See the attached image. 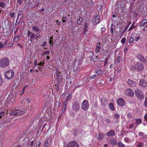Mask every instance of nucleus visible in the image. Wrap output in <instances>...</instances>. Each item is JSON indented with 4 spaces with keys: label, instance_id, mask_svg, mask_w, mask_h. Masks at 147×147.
Wrapping results in <instances>:
<instances>
[{
    "label": "nucleus",
    "instance_id": "a19ab883",
    "mask_svg": "<svg viewBox=\"0 0 147 147\" xmlns=\"http://www.w3.org/2000/svg\"><path fill=\"white\" fill-rule=\"evenodd\" d=\"M106 30V28L105 27H102L101 29V33L102 34Z\"/></svg>",
    "mask_w": 147,
    "mask_h": 147
},
{
    "label": "nucleus",
    "instance_id": "de8ad7c7",
    "mask_svg": "<svg viewBox=\"0 0 147 147\" xmlns=\"http://www.w3.org/2000/svg\"><path fill=\"white\" fill-rule=\"evenodd\" d=\"M105 121H107V123L108 124H109L111 123V121L107 118L105 120Z\"/></svg>",
    "mask_w": 147,
    "mask_h": 147
},
{
    "label": "nucleus",
    "instance_id": "a18cd8bd",
    "mask_svg": "<svg viewBox=\"0 0 147 147\" xmlns=\"http://www.w3.org/2000/svg\"><path fill=\"white\" fill-rule=\"evenodd\" d=\"M141 138L143 139H144L147 138V135H145L143 136H142Z\"/></svg>",
    "mask_w": 147,
    "mask_h": 147
},
{
    "label": "nucleus",
    "instance_id": "f3484780",
    "mask_svg": "<svg viewBox=\"0 0 147 147\" xmlns=\"http://www.w3.org/2000/svg\"><path fill=\"white\" fill-rule=\"evenodd\" d=\"M137 57L143 63L145 62V59L142 55L140 54H138L137 55Z\"/></svg>",
    "mask_w": 147,
    "mask_h": 147
},
{
    "label": "nucleus",
    "instance_id": "cd10ccee",
    "mask_svg": "<svg viewBox=\"0 0 147 147\" xmlns=\"http://www.w3.org/2000/svg\"><path fill=\"white\" fill-rule=\"evenodd\" d=\"M19 36H16L14 38L13 41L14 42H17L19 40Z\"/></svg>",
    "mask_w": 147,
    "mask_h": 147
},
{
    "label": "nucleus",
    "instance_id": "c85d7f7f",
    "mask_svg": "<svg viewBox=\"0 0 147 147\" xmlns=\"http://www.w3.org/2000/svg\"><path fill=\"white\" fill-rule=\"evenodd\" d=\"M134 92H127L126 94L130 97H132L134 96Z\"/></svg>",
    "mask_w": 147,
    "mask_h": 147
},
{
    "label": "nucleus",
    "instance_id": "423d86ee",
    "mask_svg": "<svg viewBox=\"0 0 147 147\" xmlns=\"http://www.w3.org/2000/svg\"><path fill=\"white\" fill-rule=\"evenodd\" d=\"M135 66L136 67L137 69L138 70L142 71L144 69V65L140 62H136L135 64Z\"/></svg>",
    "mask_w": 147,
    "mask_h": 147
},
{
    "label": "nucleus",
    "instance_id": "c756f323",
    "mask_svg": "<svg viewBox=\"0 0 147 147\" xmlns=\"http://www.w3.org/2000/svg\"><path fill=\"white\" fill-rule=\"evenodd\" d=\"M120 115L117 113L115 114L113 116V118L116 119H118L119 118Z\"/></svg>",
    "mask_w": 147,
    "mask_h": 147
},
{
    "label": "nucleus",
    "instance_id": "9d476101",
    "mask_svg": "<svg viewBox=\"0 0 147 147\" xmlns=\"http://www.w3.org/2000/svg\"><path fill=\"white\" fill-rule=\"evenodd\" d=\"M100 17L99 16H95L93 19V22L95 24H96L99 23Z\"/></svg>",
    "mask_w": 147,
    "mask_h": 147
},
{
    "label": "nucleus",
    "instance_id": "0eeeda50",
    "mask_svg": "<svg viewBox=\"0 0 147 147\" xmlns=\"http://www.w3.org/2000/svg\"><path fill=\"white\" fill-rule=\"evenodd\" d=\"M118 105L121 107H123L125 105V102L124 100L122 98H119L117 100Z\"/></svg>",
    "mask_w": 147,
    "mask_h": 147
},
{
    "label": "nucleus",
    "instance_id": "49530a36",
    "mask_svg": "<svg viewBox=\"0 0 147 147\" xmlns=\"http://www.w3.org/2000/svg\"><path fill=\"white\" fill-rule=\"evenodd\" d=\"M144 105L146 106H147V97H146L145 98V100L144 102Z\"/></svg>",
    "mask_w": 147,
    "mask_h": 147
},
{
    "label": "nucleus",
    "instance_id": "f257e3e1",
    "mask_svg": "<svg viewBox=\"0 0 147 147\" xmlns=\"http://www.w3.org/2000/svg\"><path fill=\"white\" fill-rule=\"evenodd\" d=\"M9 59L6 57H4L0 59V67L2 68L7 67L9 64Z\"/></svg>",
    "mask_w": 147,
    "mask_h": 147
},
{
    "label": "nucleus",
    "instance_id": "2f4dec72",
    "mask_svg": "<svg viewBox=\"0 0 147 147\" xmlns=\"http://www.w3.org/2000/svg\"><path fill=\"white\" fill-rule=\"evenodd\" d=\"M56 76L57 77V79L60 80L62 79L60 73L57 72L56 74Z\"/></svg>",
    "mask_w": 147,
    "mask_h": 147
},
{
    "label": "nucleus",
    "instance_id": "6ab92c4d",
    "mask_svg": "<svg viewBox=\"0 0 147 147\" xmlns=\"http://www.w3.org/2000/svg\"><path fill=\"white\" fill-rule=\"evenodd\" d=\"M98 45L96 47L95 50V52L97 53H98L99 52V50L100 49V42L98 43Z\"/></svg>",
    "mask_w": 147,
    "mask_h": 147
},
{
    "label": "nucleus",
    "instance_id": "4c0bfd02",
    "mask_svg": "<svg viewBox=\"0 0 147 147\" xmlns=\"http://www.w3.org/2000/svg\"><path fill=\"white\" fill-rule=\"evenodd\" d=\"M68 104V101L65 100L63 102V105L66 106Z\"/></svg>",
    "mask_w": 147,
    "mask_h": 147
},
{
    "label": "nucleus",
    "instance_id": "f03ea898",
    "mask_svg": "<svg viewBox=\"0 0 147 147\" xmlns=\"http://www.w3.org/2000/svg\"><path fill=\"white\" fill-rule=\"evenodd\" d=\"M25 113V111L22 110L20 109H16L14 110H12L10 112L9 114L11 116H13Z\"/></svg>",
    "mask_w": 147,
    "mask_h": 147
},
{
    "label": "nucleus",
    "instance_id": "8fccbe9b",
    "mask_svg": "<svg viewBox=\"0 0 147 147\" xmlns=\"http://www.w3.org/2000/svg\"><path fill=\"white\" fill-rule=\"evenodd\" d=\"M40 36V35L39 34H35V38H39Z\"/></svg>",
    "mask_w": 147,
    "mask_h": 147
},
{
    "label": "nucleus",
    "instance_id": "e2e57ef3",
    "mask_svg": "<svg viewBox=\"0 0 147 147\" xmlns=\"http://www.w3.org/2000/svg\"><path fill=\"white\" fill-rule=\"evenodd\" d=\"M22 2L21 0H17V2L20 5L21 4Z\"/></svg>",
    "mask_w": 147,
    "mask_h": 147
},
{
    "label": "nucleus",
    "instance_id": "20e7f679",
    "mask_svg": "<svg viewBox=\"0 0 147 147\" xmlns=\"http://www.w3.org/2000/svg\"><path fill=\"white\" fill-rule=\"evenodd\" d=\"M14 73L13 70H9L7 71L5 73V76L6 78L9 80L12 79L13 77Z\"/></svg>",
    "mask_w": 147,
    "mask_h": 147
},
{
    "label": "nucleus",
    "instance_id": "aec40b11",
    "mask_svg": "<svg viewBox=\"0 0 147 147\" xmlns=\"http://www.w3.org/2000/svg\"><path fill=\"white\" fill-rule=\"evenodd\" d=\"M136 126H137L138 125L140 124L141 123L142 120L140 119H136Z\"/></svg>",
    "mask_w": 147,
    "mask_h": 147
},
{
    "label": "nucleus",
    "instance_id": "680f3d73",
    "mask_svg": "<svg viewBox=\"0 0 147 147\" xmlns=\"http://www.w3.org/2000/svg\"><path fill=\"white\" fill-rule=\"evenodd\" d=\"M14 14H15L14 13H10V15L11 17H13L14 16Z\"/></svg>",
    "mask_w": 147,
    "mask_h": 147
},
{
    "label": "nucleus",
    "instance_id": "58836bf2",
    "mask_svg": "<svg viewBox=\"0 0 147 147\" xmlns=\"http://www.w3.org/2000/svg\"><path fill=\"white\" fill-rule=\"evenodd\" d=\"M88 25L87 23H85L84 26V31L86 32L88 30Z\"/></svg>",
    "mask_w": 147,
    "mask_h": 147
},
{
    "label": "nucleus",
    "instance_id": "f8f14e48",
    "mask_svg": "<svg viewBox=\"0 0 147 147\" xmlns=\"http://www.w3.org/2000/svg\"><path fill=\"white\" fill-rule=\"evenodd\" d=\"M100 102L102 105L105 106L107 104V99L105 97L102 98L100 100Z\"/></svg>",
    "mask_w": 147,
    "mask_h": 147
},
{
    "label": "nucleus",
    "instance_id": "69168bd1",
    "mask_svg": "<svg viewBox=\"0 0 147 147\" xmlns=\"http://www.w3.org/2000/svg\"><path fill=\"white\" fill-rule=\"evenodd\" d=\"M45 52L46 54H48L50 53V51L49 50H48L46 51H45Z\"/></svg>",
    "mask_w": 147,
    "mask_h": 147
},
{
    "label": "nucleus",
    "instance_id": "dca6fc26",
    "mask_svg": "<svg viewBox=\"0 0 147 147\" xmlns=\"http://www.w3.org/2000/svg\"><path fill=\"white\" fill-rule=\"evenodd\" d=\"M139 84L142 86L146 87L147 86V82L144 80H141L140 81Z\"/></svg>",
    "mask_w": 147,
    "mask_h": 147
},
{
    "label": "nucleus",
    "instance_id": "e433bc0d",
    "mask_svg": "<svg viewBox=\"0 0 147 147\" xmlns=\"http://www.w3.org/2000/svg\"><path fill=\"white\" fill-rule=\"evenodd\" d=\"M5 6V3L1 2H0V7L3 8H4Z\"/></svg>",
    "mask_w": 147,
    "mask_h": 147
},
{
    "label": "nucleus",
    "instance_id": "bb28decb",
    "mask_svg": "<svg viewBox=\"0 0 147 147\" xmlns=\"http://www.w3.org/2000/svg\"><path fill=\"white\" fill-rule=\"evenodd\" d=\"M35 34H34V33H31V35L30 36V41L31 42H32V40L34 38H35Z\"/></svg>",
    "mask_w": 147,
    "mask_h": 147
},
{
    "label": "nucleus",
    "instance_id": "864d4df0",
    "mask_svg": "<svg viewBox=\"0 0 147 147\" xmlns=\"http://www.w3.org/2000/svg\"><path fill=\"white\" fill-rule=\"evenodd\" d=\"M124 140L125 142H127L129 141V139L128 138H125L124 139Z\"/></svg>",
    "mask_w": 147,
    "mask_h": 147
},
{
    "label": "nucleus",
    "instance_id": "0e129e2a",
    "mask_svg": "<svg viewBox=\"0 0 147 147\" xmlns=\"http://www.w3.org/2000/svg\"><path fill=\"white\" fill-rule=\"evenodd\" d=\"M144 134V133L143 132H140L139 133V136H142Z\"/></svg>",
    "mask_w": 147,
    "mask_h": 147
},
{
    "label": "nucleus",
    "instance_id": "c9c22d12",
    "mask_svg": "<svg viewBox=\"0 0 147 147\" xmlns=\"http://www.w3.org/2000/svg\"><path fill=\"white\" fill-rule=\"evenodd\" d=\"M3 82V79L1 76L0 74V86L2 84Z\"/></svg>",
    "mask_w": 147,
    "mask_h": 147
},
{
    "label": "nucleus",
    "instance_id": "72a5a7b5",
    "mask_svg": "<svg viewBox=\"0 0 147 147\" xmlns=\"http://www.w3.org/2000/svg\"><path fill=\"white\" fill-rule=\"evenodd\" d=\"M20 14L18 15L17 18V20H16V24H18L20 23V19L18 18V16H20Z\"/></svg>",
    "mask_w": 147,
    "mask_h": 147
},
{
    "label": "nucleus",
    "instance_id": "603ef678",
    "mask_svg": "<svg viewBox=\"0 0 147 147\" xmlns=\"http://www.w3.org/2000/svg\"><path fill=\"white\" fill-rule=\"evenodd\" d=\"M126 92H133L131 88H128L126 90Z\"/></svg>",
    "mask_w": 147,
    "mask_h": 147
},
{
    "label": "nucleus",
    "instance_id": "39448f33",
    "mask_svg": "<svg viewBox=\"0 0 147 147\" xmlns=\"http://www.w3.org/2000/svg\"><path fill=\"white\" fill-rule=\"evenodd\" d=\"M89 106V104L88 100H84L82 104V109L84 111H86L88 109Z\"/></svg>",
    "mask_w": 147,
    "mask_h": 147
},
{
    "label": "nucleus",
    "instance_id": "37998d69",
    "mask_svg": "<svg viewBox=\"0 0 147 147\" xmlns=\"http://www.w3.org/2000/svg\"><path fill=\"white\" fill-rule=\"evenodd\" d=\"M66 108V106H65L63 105V109L62 110L61 112H62V113H63V112L65 110Z\"/></svg>",
    "mask_w": 147,
    "mask_h": 147
},
{
    "label": "nucleus",
    "instance_id": "bf43d9fd",
    "mask_svg": "<svg viewBox=\"0 0 147 147\" xmlns=\"http://www.w3.org/2000/svg\"><path fill=\"white\" fill-rule=\"evenodd\" d=\"M120 58V56H118L117 57V62L118 63H119L120 61V60L119 59Z\"/></svg>",
    "mask_w": 147,
    "mask_h": 147
},
{
    "label": "nucleus",
    "instance_id": "774afa93",
    "mask_svg": "<svg viewBox=\"0 0 147 147\" xmlns=\"http://www.w3.org/2000/svg\"><path fill=\"white\" fill-rule=\"evenodd\" d=\"M144 118L145 119L146 121H147V113L144 116Z\"/></svg>",
    "mask_w": 147,
    "mask_h": 147
},
{
    "label": "nucleus",
    "instance_id": "412c9836",
    "mask_svg": "<svg viewBox=\"0 0 147 147\" xmlns=\"http://www.w3.org/2000/svg\"><path fill=\"white\" fill-rule=\"evenodd\" d=\"M109 106L110 109L112 111H114L115 110V108L114 105L112 103H110L109 104Z\"/></svg>",
    "mask_w": 147,
    "mask_h": 147
},
{
    "label": "nucleus",
    "instance_id": "09e8293b",
    "mask_svg": "<svg viewBox=\"0 0 147 147\" xmlns=\"http://www.w3.org/2000/svg\"><path fill=\"white\" fill-rule=\"evenodd\" d=\"M67 18L65 17H63L62 18V22H65Z\"/></svg>",
    "mask_w": 147,
    "mask_h": 147
},
{
    "label": "nucleus",
    "instance_id": "393cba45",
    "mask_svg": "<svg viewBox=\"0 0 147 147\" xmlns=\"http://www.w3.org/2000/svg\"><path fill=\"white\" fill-rule=\"evenodd\" d=\"M72 94L71 93L69 94L65 100L67 101H68L71 99L72 96Z\"/></svg>",
    "mask_w": 147,
    "mask_h": 147
},
{
    "label": "nucleus",
    "instance_id": "473e14b6",
    "mask_svg": "<svg viewBox=\"0 0 147 147\" xmlns=\"http://www.w3.org/2000/svg\"><path fill=\"white\" fill-rule=\"evenodd\" d=\"M135 24V22H133L131 25V26L129 27L128 30H132L134 28V27H133L134 26Z\"/></svg>",
    "mask_w": 147,
    "mask_h": 147
},
{
    "label": "nucleus",
    "instance_id": "5fc2aeb1",
    "mask_svg": "<svg viewBox=\"0 0 147 147\" xmlns=\"http://www.w3.org/2000/svg\"><path fill=\"white\" fill-rule=\"evenodd\" d=\"M96 75H94L91 76L90 78V79H94L96 77Z\"/></svg>",
    "mask_w": 147,
    "mask_h": 147
},
{
    "label": "nucleus",
    "instance_id": "a878e982",
    "mask_svg": "<svg viewBox=\"0 0 147 147\" xmlns=\"http://www.w3.org/2000/svg\"><path fill=\"white\" fill-rule=\"evenodd\" d=\"M96 74L97 75L102 74H103V71L102 70L98 69L96 71Z\"/></svg>",
    "mask_w": 147,
    "mask_h": 147
},
{
    "label": "nucleus",
    "instance_id": "4be33fe9",
    "mask_svg": "<svg viewBox=\"0 0 147 147\" xmlns=\"http://www.w3.org/2000/svg\"><path fill=\"white\" fill-rule=\"evenodd\" d=\"M32 29L33 31H35L37 32H39L40 30L39 28L35 26H34L32 27Z\"/></svg>",
    "mask_w": 147,
    "mask_h": 147
},
{
    "label": "nucleus",
    "instance_id": "ea45409f",
    "mask_svg": "<svg viewBox=\"0 0 147 147\" xmlns=\"http://www.w3.org/2000/svg\"><path fill=\"white\" fill-rule=\"evenodd\" d=\"M126 40V38H123L121 40V42L122 44H124Z\"/></svg>",
    "mask_w": 147,
    "mask_h": 147
},
{
    "label": "nucleus",
    "instance_id": "7c9ffc66",
    "mask_svg": "<svg viewBox=\"0 0 147 147\" xmlns=\"http://www.w3.org/2000/svg\"><path fill=\"white\" fill-rule=\"evenodd\" d=\"M118 145L119 147H125V145L121 142H118Z\"/></svg>",
    "mask_w": 147,
    "mask_h": 147
},
{
    "label": "nucleus",
    "instance_id": "6e6552de",
    "mask_svg": "<svg viewBox=\"0 0 147 147\" xmlns=\"http://www.w3.org/2000/svg\"><path fill=\"white\" fill-rule=\"evenodd\" d=\"M109 144L115 145L117 144L116 139L115 138H111L109 141Z\"/></svg>",
    "mask_w": 147,
    "mask_h": 147
},
{
    "label": "nucleus",
    "instance_id": "7ed1b4c3",
    "mask_svg": "<svg viewBox=\"0 0 147 147\" xmlns=\"http://www.w3.org/2000/svg\"><path fill=\"white\" fill-rule=\"evenodd\" d=\"M63 147H79V145L75 141H72L68 144H64Z\"/></svg>",
    "mask_w": 147,
    "mask_h": 147
},
{
    "label": "nucleus",
    "instance_id": "b1692460",
    "mask_svg": "<svg viewBox=\"0 0 147 147\" xmlns=\"http://www.w3.org/2000/svg\"><path fill=\"white\" fill-rule=\"evenodd\" d=\"M147 22V19H144L142 21L141 24V26H143Z\"/></svg>",
    "mask_w": 147,
    "mask_h": 147
},
{
    "label": "nucleus",
    "instance_id": "a211bd4d",
    "mask_svg": "<svg viewBox=\"0 0 147 147\" xmlns=\"http://www.w3.org/2000/svg\"><path fill=\"white\" fill-rule=\"evenodd\" d=\"M51 144V142H49L48 140H46L45 141L44 144L45 147H49L50 146Z\"/></svg>",
    "mask_w": 147,
    "mask_h": 147
},
{
    "label": "nucleus",
    "instance_id": "13d9d810",
    "mask_svg": "<svg viewBox=\"0 0 147 147\" xmlns=\"http://www.w3.org/2000/svg\"><path fill=\"white\" fill-rule=\"evenodd\" d=\"M70 115L71 116H74V113L73 111H71L70 113Z\"/></svg>",
    "mask_w": 147,
    "mask_h": 147
},
{
    "label": "nucleus",
    "instance_id": "f704fd0d",
    "mask_svg": "<svg viewBox=\"0 0 147 147\" xmlns=\"http://www.w3.org/2000/svg\"><path fill=\"white\" fill-rule=\"evenodd\" d=\"M131 69L133 71H135L136 69V66H134L133 65H131L130 66Z\"/></svg>",
    "mask_w": 147,
    "mask_h": 147
},
{
    "label": "nucleus",
    "instance_id": "1a4fd4ad",
    "mask_svg": "<svg viewBox=\"0 0 147 147\" xmlns=\"http://www.w3.org/2000/svg\"><path fill=\"white\" fill-rule=\"evenodd\" d=\"M72 107L74 110L77 111L79 109V105L78 103L75 102L73 104Z\"/></svg>",
    "mask_w": 147,
    "mask_h": 147
},
{
    "label": "nucleus",
    "instance_id": "ddd939ff",
    "mask_svg": "<svg viewBox=\"0 0 147 147\" xmlns=\"http://www.w3.org/2000/svg\"><path fill=\"white\" fill-rule=\"evenodd\" d=\"M127 83L129 86L131 87H134L136 86L135 82L130 79L128 80Z\"/></svg>",
    "mask_w": 147,
    "mask_h": 147
},
{
    "label": "nucleus",
    "instance_id": "79ce46f5",
    "mask_svg": "<svg viewBox=\"0 0 147 147\" xmlns=\"http://www.w3.org/2000/svg\"><path fill=\"white\" fill-rule=\"evenodd\" d=\"M5 114L4 112L1 111L0 113V118H1Z\"/></svg>",
    "mask_w": 147,
    "mask_h": 147
},
{
    "label": "nucleus",
    "instance_id": "6e6d98bb",
    "mask_svg": "<svg viewBox=\"0 0 147 147\" xmlns=\"http://www.w3.org/2000/svg\"><path fill=\"white\" fill-rule=\"evenodd\" d=\"M32 32H30V31L29 30H28V34L27 35L28 36H31V33H32Z\"/></svg>",
    "mask_w": 147,
    "mask_h": 147
},
{
    "label": "nucleus",
    "instance_id": "4468645a",
    "mask_svg": "<svg viewBox=\"0 0 147 147\" xmlns=\"http://www.w3.org/2000/svg\"><path fill=\"white\" fill-rule=\"evenodd\" d=\"M115 135V131L113 130H110L106 134V135L108 137L114 136Z\"/></svg>",
    "mask_w": 147,
    "mask_h": 147
},
{
    "label": "nucleus",
    "instance_id": "338daca9",
    "mask_svg": "<svg viewBox=\"0 0 147 147\" xmlns=\"http://www.w3.org/2000/svg\"><path fill=\"white\" fill-rule=\"evenodd\" d=\"M55 88H56V89L57 90V91H58L59 88L57 86L55 85Z\"/></svg>",
    "mask_w": 147,
    "mask_h": 147
},
{
    "label": "nucleus",
    "instance_id": "3c124183",
    "mask_svg": "<svg viewBox=\"0 0 147 147\" xmlns=\"http://www.w3.org/2000/svg\"><path fill=\"white\" fill-rule=\"evenodd\" d=\"M140 37L139 36H138L135 38L134 40L136 42H137L140 39Z\"/></svg>",
    "mask_w": 147,
    "mask_h": 147
},
{
    "label": "nucleus",
    "instance_id": "9b49d317",
    "mask_svg": "<svg viewBox=\"0 0 147 147\" xmlns=\"http://www.w3.org/2000/svg\"><path fill=\"white\" fill-rule=\"evenodd\" d=\"M105 134L99 132L97 136V139L99 140H101L104 138Z\"/></svg>",
    "mask_w": 147,
    "mask_h": 147
},
{
    "label": "nucleus",
    "instance_id": "4d7b16f0",
    "mask_svg": "<svg viewBox=\"0 0 147 147\" xmlns=\"http://www.w3.org/2000/svg\"><path fill=\"white\" fill-rule=\"evenodd\" d=\"M47 44V42H43L42 43V45H41L42 46H45Z\"/></svg>",
    "mask_w": 147,
    "mask_h": 147
},
{
    "label": "nucleus",
    "instance_id": "5701e85b",
    "mask_svg": "<svg viewBox=\"0 0 147 147\" xmlns=\"http://www.w3.org/2000/svg\"><path fill=\"white\" fill-rule=\"evenodd\" d=\"M83 18L82 17H80L77 20V23L78 24L80 25L82 21H83Z\"/></svg>",
    "mask_w": 147,
    "mask_h": 147
},
{
    "label": "nucleus",
    "instance_id": "052dcab7",
    "mask_svg": "<svg viewBox=\"0 0 147 147\" xmlns=\"http://www.w3.org/2000/svg\"><path fill=\"white\" fill-rule=\"evenodd\" d=\"M111 33H112V34H113V31H114V28L112 27L110 29Z\"/></svg>",
    "mask_w": 147,
    "mask_h": 147
},
{
    "label": "nucleus",
    "instance_id": "2eb2a0df",
    "mask_svg": "<svg viewBox=\"0 0 147 147\" xmlns=\"http://www.w3.org/2000/svg\"><path fill=\"white\" fill-rule=\"evenodd\" d=\"M136 96L137 98L139 99H142L144 98V94L142 92H136Z\"/></svg>",
    "mask_w": 147,
    "mask_h": 147
},
{
    "label": "nucleus",
    "instance_id": "c03bdc74",
    "mask_svg": "<svg viewBox=\"0 0 147 147\" xmlns=\"http://www.w3.org/2000/svg\"><path fill=\"white\" fill-rule=\"evenodd\" d=\"M134 40L133 38L132 37H130L129 39V43H131L133 42Z\"/></svg>",
    "mask_w": 147,
    "mask_h": 147
}]
</instances>
